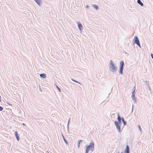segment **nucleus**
Segmentation results:
<instances>
[{
  "mask_svg": "<svg viewBox=\"0 0 153 153\" xmlns=\"http://www.w3.org/2000/svg\"><path fill=\"white\" fill-rule=\"evenodd\" d=\"M94 147V144L91 143L90 145L87 146L86 149V153H88L90 150L93 151Z\"/></svg>",
  "mask_w": 153,
  "mask_h": 153,
  "instance_id": "1",
  "label": "nucleus"
},
{
  "mask_svg": "<svg viewBox=\"0 0 153 153\" xmlns=\"http://www.w3.org/2000/svg\"><path fill=\"white\" fill-rule=\"evenodd\" d=\"M110 68L112 69V71L113 72L115 71L116 70V68L115 67L111 61Z\"/></svg>",
  "mask_w": 153,
  "mask_h": 153,
  "instance_id": "2",
  "label": "nucleus"
},
{
  "mask_svg": "<svg viewBox=\"0 0 153 153\" xmlns=\"http://www.w3.org/2000/svg\"><path fill=\"white\" fill-rule=\"evenodd\" d=\"M134 43L136 44L139 47H140L139 40L137 36L134 37Z\"/></svg>",
  "mask_w": 153,
  "mask_h": 153,
  "instance_id": "3",
  "label": "nucleus"
},
{
  "mask_svg": "<svg viewBox=\"0 0 153 153\" xmlns=\"http://www.w3.org/2000/svg\"><path fill=\"white\" fill-rule=\"evenodd\" d=\"M15 136L16 137L17 140L18 141H19V136L17 132V131H15Z\"/></svg>",
  "mask_w": 153,
  "mask_h": 153,
  "instance_id": "4",
  "label": "nucleus"
},
{
  "mask_svg": "<svg viewBox=\"0 0 153 153\" xmlns=\"http://www.w3.org/2000/svg\"><path fill=\"white\" fill-rule=\"evenodd\" d=\"M120 68H123L124 63L123 61H121L120 62Z\"/></svg>",
  "mask_w": 153,
  "mask_h": 153,
  "instance_id": "5",
  "label": "nucleus"
},
{
  "mask_svg": "<svg viewBox=\"0 0 153 153\" xmlns=\"http://www.w3.org/2000/svg\"><path fill=\"white\" fill-rule=\"evenodd\" d=\"M40 76L43 78H45L46 77V75L45 74H41L40 75Z\"/></svg>",
  "mask_w": 153,
  "mask_h": 153,
  "instance_id": "6",
  "label": "nucleus"
},
{
  "mask_svg": "<svg viewBox=\"0 0 153 153\" xmlns=\"http://www.w3.org/2000/svg\"><path fill=\"white\" fill-rule=\"evenodd\" d=\"M77 24L78 25L79 28L80 30H81V28H82V25L79 22H78L77 23Z\"/></svg>",
  "mask_w": 153,
  "mask_h": 153,
  "instance_id": "7",
  "label": "nucleus"
},
{
  "mask_svg": "<svg viewBox=\"0 0 153 153\" xmlns=\"http://www.w3.org/2000/svg\"><path fill=\"white\" fill-rule=\"evenodd\" d=\"M137 2L138 3L140 4L141 6H143V3L140 0H138Z\"/></svg>",
  "mask_w": 153,
  "mask_h": 153,
  "instance_id": "8",
  "label": "nucleus"
},
{
  "mask_svg": "<svg viewBox=\"0 0 153 153\" xmlns=\"http://www.w3.org/2000/svg\"><path fill=\"white\" fill-rule=\"evenodd\" d=\"M123 68H120L119 72L121 74H123Z\"/></svg>",
  "mask_w": 153,
  "mask_h": 153,
  "instance_id": "9",
  "label": "nucleus"
},
{
  "mask_svg": "<svg viewBox=\"0 0 153 153\" xmlns=\"http://www.w3.org/2000/svg\"><path fill=\"white\" fill-rule=\"evenodd\" d=\"M35 1L39 5L40 4L41 2V0H35Z\"/></svg>",
  "mask_w": 153,
  "mask_h": 153,
  "instance_id": "10",
  "label": "nucleus"
},
{
  "mask_svg": "<svg viewBox=\"0 0 153 153\" xmlns=\"http://www.w3.org/2000/svg\"><path fill=\"white\" fill-rule=\"evenodd\" d=\"M135 90V89L134 90V91L132 93V97L133 98L134 100V99H135V98H134V93Z\"/></svg>",
  "mask_w": 153,
  "mask_h": 153,
  "instance_id": "11",
  "label": "nucleus"
},
{
  "mask_svg": "<svg viewBox=\"0 0 153 153\" xmlns=\"http://www.w3.org/2000/svg\"><path fill=\"white\" fill-rule=\"evenodd\" d=\"M121 118H120V115L118 114V120L119 123L121 122Z\"/></svg>",
  "mask_w": 153,
  "mask_h": 153,
  "instance_id": "12",
  "label": "nucleus"
},
{
  "mask_svg": "<svg viewBox=\"0 0 153 153\" xmlns=\"http://www.w3.org/2000/svg\"><path fill=\"white\" fill-rule=\"evenodd\" d=\"M117 128L118 129V130H119V132H120V126L119 125L117 126H116Z\"/></svg>",
  "mask_w": 153,
  "mask_h": 153,
  "instance_id": "13",
  "label": "nucleus"
},
{
  "mask_svg": "<svg viewBox=\"0 0 153 153\" xmlns=\"http://www.w3.org/2000/svg\"><path fill=\"white\" fill-rule=\"evenodd\" d=\"M93 7L95 9H96L97 10H98V6H97V5H95V4L94 5Z\"/></svg>",
  "mask_w": 153,
  "mask_h": 153,
  "instance_id": "14",
  "label": "nucleus"
},
{
  "mask_svg": "<svg viewBox=\"0 0 153 153\" xmlns=\"http://www.w3.org/2000/svg\"><path fill=\"white\" fill-rule=\"evenodd\" d=\"M126 151H129V147L127 145L126 147Z\"/></svg>",
  "mask_w": 153,
  "mask_h": 153,
  "instance_id": "15",
  "label": "nucleus"
},
{
  "mask_svg": "<svg viewBox=\"0 0 153 153\" xmlns=\"http://www.w3.org/2000/svg\"><path fill=\"white\" fill-rule=\"evenodd\" d=\"M115 123L116 126L119 125V123L118 122L115 121Z\"/></svg>",
  "mask_w": 153,
  "mask_h": 153,
  "instance_id": "16",
  "label": "nucleus"
},
{
  "mask_svg": "<svg viewBox=\"0 0 153 153\" xmlns=\"http://www.w3.org/2000/svg\"><path fill=\"white\" fill-rule=\"evenodd\" d=\"M62 136H63V139H64V141L65 142V143L66 144H67V141L65 140V139L64 138V136L63 135H62Z\"/></svg>",
  "mask_w": 153,
  "mask_h": 153,
  "instance_id": "17",
  "label": "nucleus"
},
{
  "mask_svg": "<svg viewBox=\"0 0 153 153\" xmlns=\"http://www.w3.org/2000/svg\"><path fill=\"white\" fill-rule=\"evenodd\" d=\"M122 121H123V123L125 125L126 124V123L125 121V120H124V119L123 118H122Z\"/></svg>",
  "mask_w": 153,
  "mask_h": 153,
  "instance_id": "18",
  "label": "nucleus"
},
{
  "mask_svg": "<svg viewBox=\"0 0 153 153\" xmlns=\"http://www.w3.org/2000/svg\"><path fill=\"white\" fill-rule=\"evenodd\" d=\"M81 141V140H79L78 142V147H79L80 146V142Z\"/></svg>",
  "mask_w": 153,
  "mask_h": 153,
  "instance_id": "19",
  "label": "nucleus"
},
{
  "mask_svg": "<svg viewBox=\"0 0 153 153\" xmlns=\"http://www.w3.org/2000/svg\"><path fill=\"white\" fill-rule=\"evenodd\" d=\"M3 108L0 106V111H1L3 110Z\"/></svg>",
  "mask_w": 153,
  "mask_h": 153,
  "instance_id": "20",
  "label": "nucleus"
},
{
  "mask_svg": "<svg viewBox=\"0 0 153 153\" xmlns=\"http://www.w3.org/2000/svg\"><path fill=\"white\" fill-rule=\"evenodd\" d=\"M56 88H57L58 89V90L59 91V92H61V90H60V88H59L57 86H56Z\"/></svg>",
  "mask_w": 153,
  "mask_h": 153,
  "instance_id": "21",
  "label": "nucleus"
},
{
  "mask_svg": "<svg viewBox=\"0 0 153 153\" xmlns=\"http://www.w3.org/2000/svg\"><path fill=\"white\" fill-rule=\"evenodd\" d=\"M71 80H72L73 81L75 82H76V83H78L77 81H76V80H74L72 79H71Z\"/></svg>",
  "mask_w": 153,
  "mask_h": 153,
  "instance_id": "22",
  "label": "nucleus"
},
{
  "mask_svg": "<svg viewBox=\"0 0 153 153\" xmlns=\"http://www.w3.org/2000/svg\"><path fill=\"white\" fill-rule=\"evenodd\" d=\"M125 153H129V151H126L125 152Z\"/></svg>",
  "mask_w": 153,
  "mask_h": 153,
  "instance_id": "23",
  "label": "nucleus"
},
{
  "mask_svg": "<svg viewBox=\"0 0 153 153\" xmlns=\"http://www.w3.org/2000/svg\"><path fill=\"white\" fill-rule=\"evenodd\" d=\"M151 56H152V58L153 59V54H152V53H151Z\"/></svg>",
  "mask_w": 153,
  "mask_h": 153,
  "instance_id": "24",
  "label": "nucleus"
},
{
  "mask_svg": "<svg viewBox=\"0 0 153 153\" xmlns=\"http://www.w3.org/2000/svg\"><path fill=\"white\" fill-rule=\"evenodd\" d=\"M139 129L140 130H141V127H140V126H139Z\"/></svg>",
  "mask_w": 153,
  "mask_h": 153,
  "instance_id": "25",
  "label": "nucleus"
},
{
  "mask_svg": "<svg viewBox=\"0 0 153 153\" xmlns=\"http://www.w3.org/2000/svg\"><path fill=\"white\" fill-rule=\"evenodd\" d=\"M22 125H25V124H24V123H23V124H22Z\"/></svg>",
  "mask_w": 153,
  "mask_h": 153,
  "instance_id": "26",
  "label": "nucleus"
}]
</instances>
